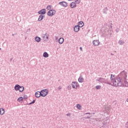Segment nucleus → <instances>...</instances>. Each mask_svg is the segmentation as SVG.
Wrapping results in <instances>:
<instances>
[{
    "mask_svg": "<svg viewBox=\"0 0 128 128\" xmlns=\"http://www.w3.org/2000/svg\"><path fill=\"white\" fill-rule=\"evenodd\" d=\"M41 93V96H48V89H44L42 90L40 92Z\"/></svg>",
    "mask_w": 128,
    "mask_h": 128,
    "instance_id": "7ed1b4c3",
    "label": "nucleus"
},
{
    "mask_svg": "<svg viewBox=\"0 0 128 128\" xmlns=\"http://www.w3.org/2000/svg\"><path fill=\"white\" fill-rule=\"evenodd\" d=\"M59 4H60V6H64V7H66L68 6V2H59Z\"/></svg>",
    "mask_w": 128,
    "mask_h": 128,
    "instance_id": "39448f33",
    "label": "nucleus"
},
{
    "mask_svg": "<svg viewBox=\"0 0 128 128\" xmlns=\"http://www.w3.org/2000/svg\"><path fill=\"white\" fill-rule=\"evenodd\" d=\"M76 108H78V110H80V108H81L80 104H77Z\"/></svg>",
    "mask_w": 128,
    "mask_h": 128,
    "instance_id": "bb28decb",
    "label": "nucleus"
},
{
    "mask_svg": "<svg viewBox=\"0 0 128 128\" xmlns=\"http://www.w3.org/2000/svg\"><path fill=\"white\" fill-rule=\"evenodd\" d=\"M76 86H77L78 88V86H79L78 83L77 82H76Z\"/></svg>",
    "mask_w": 128,
    "mask_h": 128,
    "instance_id": "c9c22d12",
    "label": "nucleus"
},
{
    "mask_svg": "<svg viewBox=\"0 0 128 128\" xmlns=\"http://www.w3.org/2000/svg\"><path fill=\"white\" fill-rule=\"evenodd\" d=\"M56 14V10H50L48 12L47 14L49 16H54V14Z\"/></svg>",
    "mask_w": 128,
    "mask_h": 128,
    "instance_id": "20e7f679",
    "label": "nucleus"
},
{
    "mask_svg": "<svg viewBox=\"0 0 128 128\" xmlns=\"http://www.w3.org/2000/svg\"><path fill=\"white\" fill-rule=\"evenodd\" d=\"M66 116H70V114H66Z\"/></svg>",
    "mask_w": 128,
    "mask_h": 128,
    "instance_id": "72a5a7b5",
    "label": "nucleus"
},
{
    "mask_svg": "<svg viewBox=\"0 0 128 128\" xmlns=\"http://www.w3.org/2000/svg\"><path fill=\"white\" fill-rule=\"evenodd\" d=\"M104 82L105 84H110L113 86H118V80H113L111 81V82H108V81H104Z\"/></svg>",
    "mask_w": 128,
    "mask_h": 128,
    "instance_id": "f257e3e1",
    "label": "nucleus"
},
{
    "mask_svg": "<svg viewBox=\"0 0 128 128\" xmlns=\"http://www.w3.org/2000/svg\"><path fill=\"white\" fill-rule=\"evenodd\" d=\"M118 86H126L128 82L126 80H118Z\"/></svg>",
    "mask_w": 128,
    "mask_h": 128,
    "instance_id": "f03ea898",
    "label": "nucleus"
},
{
    "mask_svg": "<svg viewBox=\"0 0 128 128\" xmlns=\"http://www.w3.org/2000/svg\"><path fill=\"white\" fill-rule=\"evenodd\" d=\"M2 112V111H1V112Z\"/></svg>",
    "mask_w": 128,
    "mask_h": 128,
    "instance_id": "37998d69",
    "label": "nucleus"
},
{
    "mask_svg": "<svg viewBox=\"0 0 128 128\" xmlns=\"http://www.w3.org/2000/svg\"><path fill=\"white\" fill-rule=\"evenodd\" d=\"M122 74H124V78H126V72L124 71L122 72Z\"/></svg>",
    "mask_w": 128,
    "mask_h": 128,
    "instance_id": "5701e85b",
    "label": "nucleus"
},
{
    "mask_svg": "<svg viewBox=\"0 0 128 128\" xmlns=\"http://www.w3.org/2000/svg\"><path fill=\"white\" fill-rule=\"evenodd\" d=\"M35 96L36 98H40L42 96V94L40 93V92H37L35 93Z\"/></svg>",
    "mask_w": 128,
    "mask_h": 128,
    "instance_id": "1a4fd4ad",
    "label": "nucleus"
},
{
    "mask_svg": "<svg viewBox=\"0 0 128 128\" xmlns=\"http://www.w3.org/2000/svg\"><path fill=\"white\" fill-rule=\"evenodd\" d=\"M35 40H36V42H40V38H39V37H36V38H35Z\"/></svg>",
    "mask_w": 128,
    "mask_h": 128,
    "instance_id": "4be33fe9",
    "label": "nucleus"
},
{
    "mask_svg": "<svg viewBox=\"0 0 128 128\" xmlns=\"http://www.w3.org/2000/svg\"><path fill=\"white\" fill-rule=\"evenodd\" d=\"M106 110H112V106L108 105L106 107Z\"/></svg>",
    "mask_w": 128,
    "mask_h": 128,
    "instance_id": "a211bd4d",
    "label": "nucleus"
},
{
    "mask_svg": "<svg viewBox=\"0 0 128 128\" xmlns=\"http://www.w3.org/2000/svg\"><path fill=\"white\" fill-rule=\"evenodd\" d=\"M68 90H72V86L69 85V86H68Z\"/></svg>",
    "mask_w": 128,
    "mask_h": 128,
    "instance_id": "7c9ffc66",
    "label": "nucleus"
},
{
    "mask_svg": "<svg viewBox=\"0 0 128 128\" xmlns=\"http://www.w3.org/2000/svg\"><path fill=\"white\" fill-rule=\"evenodd\" d=\"M42 18H44V16L40 15L38 18V20L39 22H40V20H42Z\"/></svg>",
    "mask_w": 128,
    "mask_h": 128,
    "instance_id": "412c9836",
    "label": "nucleus"
},
{
    "mask_svg": "<svg viewBox=\"0 0 128 128\" xmlns=\"http://www.w3.org/2000/svg\"><path fill=\"white\" fill-rule=\"evenodd\" d=\"M69 0L70 2H72V0Z\"/></svg>",
    "mask_w": 128,
    "mask_h": 128,
    "instance_id": "79ce46f5",
    "label": "nucleus"
},
{
    "mask_svg": "<svg viewBox=\"0 0 128 128\" xmlns=\"http://www.w3.org/2000/svg\"><path fill=\"white\" fill-rule=\"evenodd\" d=\"M76 4L74 2H72L70 4V8H76Z\"/></svg>",
    "mask_w": 128,
    "mask_h": 128,
    "instance_id": "dca6fc26",
    "label": "nucleus"
},
{
    "mask_svg": "<svg viewBox=\"0 0 128 128\" xmlns=\"http://www.w3.org/2000/svg\"><path fill=\"white\" fill-rule=\"evenodd\" d=\"M92 44L94 46H96L100 44V41H98V40H94L92 42Z\"/></svg>",
    "mask_w": 128,
    "mask_h": 128,
    "instance_id": "423d86ee",
    "label": "nucleus"
},
{
    "mask_svg": "<svg viewBox=\"0 0 128 128\" xmlns=\"http://www.w3.org/2000/svg\"><path fill=\"white\" fill-rule=\"evenodd\" d=\"M43 56L44 58H48V54L46 52H44L43 54Z\"/></svg>",
    "mask_w": 128,
    "mask_h": 128,
    "instance_id": "6ab92c4d",
    "label": "nucleus"
},
{
    "mask_svg": "<svg viewBox=\"0 0 128 128\" xmlns=\"http://www.w3.org/2000/svg\"><path fill=\"white\" fill-rule=\"evenodd\" d=\"M126 102H128V98L126 99Z\"/></svg>",
    "mask_w": 128,
    "mask_h": 128,
    "instance_id": "a19ab883",
    "label": "nucleus"
},
{
    "mask_svg": "<svg viewBox=\"0 0 128 128\" xmlns=\"http://www.w3.org/2000/svg\"><path fill=\"white\" fill-rule=\"evenodd\" d=\"M80 50H82V47H80Z\"/></svg>",
    "mask_w": 128,
    "mask_h": 128,
    "instance_id": "ea45409f",
    "label": "nucleus"
},
{
    "mask_svg": "<svg viewBox=\"0 0 128 128\" xmlns=\"http://www.w3.org/2000/svg\"><path fill=\"white\" fill-rule=\"evenodd\" d=\"M84 80V79L82 78V76H80L78 78V80Z\"/></svg>",
    "mask_w": 128,
    "mask_h": 128,
    "instance_id": "473e14b6",
    "label": "nucleus"
},
{
    "mask_svg": "<svg viewBox=\"0 0 128 128\" xmlns=\"http://www.w3.org/2000/svg\"><path fill=\"white\" fill-rule=\"evenodd\" d=\"M75 2H76V4H80V0H75Z\"/></svg>",
    "mask_w": 128,
    "mask_h": 128,
    "instance_id": "c85d7f7f",
    "label": "nucleus"
},
{
    "mask_svg": "<svg viewBox=\"0 0 128 128\" xmlns=\"http://www.w3.org/2000/svg\"><path fill=\"white\" fill-rule=\"evenodd\" d=\"M0 114H1V116L4 114V108H0Z\"/></svg>",
    "mask_w": 128,
    "mask_h": 128,
    "instance_id": "2eb2a0df",
    "label": "nucleus"
},
{
    "mask_svg": "<svg viewBox=\"0 0 128 128\" xmlns=\"http://www.w3.org/2000/svg\"><path fill=\"white\" fill-rule=\"evenodd\" d=\"M72 86L73 88H78V86H76V82H72Z\"/></svg>",
    "mask_w": 128,
    "mask_h": 128,
    "instance_id": "9d476101",
    "label": "nucleus"
},
{
    "mask_svg": "<svg viewBox=\"0 0 128 128\" xmlns=\"http://www.w3.org/2000/svg\"><path fill=\"white\" fill-rule=\"evenodd\" d=\"M110 80H114V75L112 74H111Z\"/></svg>",
    "mask_w": 128,
    "mask_h": 128,
    "instance_id": "b1692460",
    "label": "nucleus"
},
{
    "mask_svg": "<svg viewBox=\"0 0 128 128\" xmlns=\"http://www.w3.org/2000/svg\"><path fill=\"white\" fill-rule=\"evenodd\" d=\"M100 88H102V86H96V90H100Z\"/></svg>",
    "mask_w": 128,
    "mask_h": 128,
    "instance_id": "393cba45",
    "label": "nucleus"
},
{
    "mask_svg": "<svg viewBox=\"0 0 128 128\" xmlns=\"http://www.w3.org/2000/svg\"><path fill=\"white\" fill-rule=\"evenodd\" d=\"M39 14H46V9H42L38 12Z\"/></svg>",
    "mask_w": 128,
    "mask_h": 128,
    "instance_id": "9b49d317",
    "label": "nucleus"
},
{
    "mask_svg": "<svg viewBox=\"0 0 128 128\" xmlns=\"http://www.w3.org/2000/svg\"><path fill=\"white\" fill-rule=\"evenodd\" d=\"M79 82H84V80H78Z\"/></svg>",
    "mask_w": 128,
    "mask_h": 128,
    "instance_id": "4c0bfd02",
    "label": "nucleus"
},
{
    "mask_svg": "<svg viewBox=\"0 0 128 128\" xmlns=\"http://www.w3.org/2000/svg\"><path fill=\"white\" fill-rule=\"evenodd\" d=\"M64 40L62 38H60L58 40V42L60 44H64Z\"/></svg>",
    "mask_w": 128,
    "mask_h": 128,
    "instance_id": "ddd939ff",
    "label": "nucleus"
},
{
    "mask_svg": "<svg viewBox=\"0 0 128 128\" xmlns=\"http://www.w3.org/2000/svg\"><path fill=\"white\" fill-rule=\"evenodd\" d=\"M23 98H24V100H26V98H28V96L24 95L23 96Z\"/></svg>",
    "mask_w": 128,
    "mask_h": 128,
    "instance_id": "2f4dec72",
    "label": "nucleus"
},
{
    "mask_svg": "<svg viewBox=\"0 0 128 128\" xmlns=\"http://www.w3.org/2000/svg\"><path fill=\"white\" fill-rule=\"evenodd\" d=\"M119 44H120L121 46H122V44H124V41L122 40H120L119 42Z\"/></svg>",
    "mask_w": 128,
    "mask_h": 128,
    "instance_id": "cd10ccee",
    "label": "nucleus"
},
{
    "mask_svg": "<svg viewBox=\"0 0 128 128\" xmlns=\"http://www.w3.org/2000/svg\"><path fill=\"white\" fill-rule=\"evenodd\" d=\"M46 8L48 10H50V8H52V6H47Z\"/></svg>",
    "mask_w": 128,
    "mask_h": 128,
    "instance_id": "c756f323",
    "label": "nucleus"
},
{
    "mask_svg": "<svg viewBox=\"0 0 128 128\" xmlns=\"http://www.w3.org/2000/svg\"><path fill=\"white\" fill-rule=\"evenodd\" d=\"M36 102V100H34L32 102H30L28 104L30 105V104H34Z\"/></svg>",
    "mask_w": 128,
    "mask_h": 128,
    "instance_id": "a878e982",
    "label": "nucleus"
},
{
    "mask_svg": "<svg viewBox=\"0 0 128 128\" xmlns=\"http://www.w3.org/2000/svg\"><path fill=\"white\" fill-rule=\"evenodd\" d=\"M74 30L76 32H78L80 30V27L78 25L75 26L74 28Z\"/></svg>",
    "mask_w": 128,
    "mask_h": 128,
    "instance_id": "6e6552de",
    "label": "nucleus"
},
{
    "mask_svg": "<svg viewBox=\"0 0 128 128\" xmlns=\"http://www.w3.org/2000/svg\"><path fill=\"white\" fill-rule=\"evenodd\" d=\"M24 88L22 86H21L20 88L19 92H24Z\"/></svg>",
    "mask_w": 128,
    "mask_h": 128,
    "instance_id": "aec40b11",
    "label": "nucleus"
},
{
    "mask_svg": "<svg viewBox=\"0 0 128 128\" xmlns=\"http://www.w3.org/2000/svg\"><path fill=\"white\" fill-rule=\"evenodd\" d=\"M22 86H20L19 84H16L15 86H14V90H19L20 88V87Z\"/></svg>",
    "mask_w": 128,
    "mask_h": 128,
    "instance_id": "f8f14e48",
    "label": "nucleus"
},
{
    "mask_svg": "<svg viewBox=\"0 0 128 128\" xmlns=\"http://www.w3.org/2000/svg\"><path fill=\"white\" fill-rule=\"evenodd\" d=\"M24 100V98L21 96V97H20L18 98V102H22Z\"/></svg>",
    "mask_w": 128,
    "mask_h": 128,
    "instance_id": "f3484780",
    "label": "nucleus"
},
{
    "mask_svg": "<svg viewBox=\"0 0 128 128\" xmlns=\"http://www.w3.org/2000/svg\"><path fill=\"white\" fill-rule=\"evenodd\" d=\"M85 114H90V112H87V113H86Z\"/></svg>",
    "mask_w": 128,
    "mask_h": 128,
    "instance_id": "58836bf2",
    "label": "nucleus"
},
{
    "mask_svg": "<svg viewBox=\"0 0 128 128\" xmlns=\"http://www.w3.org/2000/svg\"><path fill=\"white\" fill-rule=\"evenodd\" d=\"M90 116H87L86 118H90Z\"/></svg>",
    "mask_w": 128,
    "mask_h": 128,
    "instance_id": "e433bc0d",
    "label": "nucleus"
},
{
    "mask_svg": "<svg viewBox=\"0 0 128 128\" xmlns=\"http://www.w3.org/2000/svg\"><path fill=\"white\" fill-rule=\"evenodd\" d=\"M78 26L79 27V28H82V26H84V22H80L78 23Z\"/></svg>",
    "mask_w": 128,
    "mask_h": 128,
    "instance_id": "4468645a",
    "label": "nucleus"
},
{
    "mask_svg": "<svg viewBox=\"0 0 128 128\" xmlns=\"http://www.w3.org/2000/svg\"><path fill=\"white\" fill-rule=\"evenodd\" d=\"M62 88V86H60L58 88V90H60V89Z\"/></svg>",
    "mask_w": 128,
    "mask_h": 128,
    "instance_id": "f704fd0d",
    "label": "nucleus"
},
{
    "mask_svg": "<svg viewBox=\"0 0 128 128\" xmlns=\"http://www.w3.org/2000/svg\"><path fill=\"white\" fill-rule=\"evenodd\" d=\"M42 38L44 40H48V34L46 33L44 34H43Z\"/></svg>",
    "mask_w": 128,
    "mask_h": 128,
    "instance_id": "0eeeda50",
    "label": "nucleus"
}]
</instances>
